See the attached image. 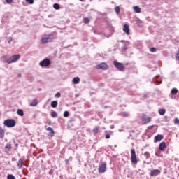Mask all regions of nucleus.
Wrapping results in <instances>:
<instances>
[{"label":"nucleus","mask_w":179,"mask_h":179,"mask_svg":"<svg viewBox=\"0 0 179 179\" xmlns=\"http://www.w3.org/2000/svg\"><path fill=\"white\" fill-rule=\"evenodd\" d=\"M51 117H52V118H57V117H58V114L57 112L53 111L51 113Z\"/></svg>","instance_id":"25"},{"label":"nucleus","mask_w":179,"mask_h":179,"mask_svg":"<svg viewBox=\"0 0 179 179\" xmlns=\"http://www.w3.org/2000/svg\"><path fill=\"white\" fill-rule=\"evenodd\" d=\"M30 5H33L34 3V0H26Z\"/></svg>","instance_id":"34"},{"label":"nucleus","mask_w":179,"mask_h":179,"mask_svg":"<svg viewBox=\"0 0 179 179\" xmlns=\"http://www.w3.org/2000/svg\"><path fill=\"white\" fill-rule=\"evenodd\" d=\"M7 179H16V178H15V176H13V174H8L7 176Z\"/></svg>","instance_id":"27"},{"label":"nucleus","mask_w":179,"mask_h":179,"mask_svg":"<svg viewBox=\"0 0 179 179\" xmlns=\"http://www.w3.org/2000/svg\"><path fill=\"white\" fill-rule=\"evenodd\" d=\"M123 31H124L126 34H129V25L125 24L123 27Z\"/></svg>","instance_id":"11"},{"label":"nucleus","mask_w":179,"mask_h":179,"mask_svg":"<svg viewBox=\"0 0 179 179\" xmlns=\"http://www.w3.org/2000/svg\"><path fill=\"white\" fill-rule=\"evenodd\" d=\"M3 136H5V131L0 127V138H3Z\"/></svg>","instance_id":"22"},{"label":"nucleus","mask_w":179,"mask_h":179,"mask_svg":"<svg viewBox=\"0 0 179 179\" xmlns=\"http://www.w3.org/2000/svg\"><path fill=\"white\" fill-rule=\"evenodd\" d=\"M83 22L85 24H89V23H90V20L88 17H85Z\"/></svg>","instance_id":"23"},{"label":"nucleus","mask_w":179,"mask_h":179,"mask_svg":"<svg viewBox=\"0 0 179 179\" xmlns=\"http://www.w3.org/2000/svg\"><path fill=\"white\" fill-rule=\"evenodd\" d=\"M3 124L8 128H13L16 125V121L13 119H7L4 120Z\"/></svg>","instance_id":"1"},{"label":"nucleus","mask_w":179,"mask_h":179,"mask_svg":"<svg viewBox=\"0 0 179 179\" xmlns=\"http://www.w3.org/2000/svg\"><path fill=\"white\" fill-rule=\"evenodd\" d=\"M115 11L117 15H119L120 14V7L119 6L115 7Z\"/></svg>","instance_id":"29"},{"label":"nucleus","mask_w":179,"mask_h":179,"mask_svg":"<svg viewBox=\"0 0 179 179\" xmlns=\"http://www.w3.org/2000/svg\"><path fill=\"white\" fill-rule=\"evenodd\" d=\"M158 113L159 115H164V114H166V109H159Z\"/></svg>","instance_id":"21"},{"label":"nucleus","mask_w":179,"mask_h":179,"mask_svg":"<svg viewBox=\"0 0 179 179\" xmlns=\"http://www.w3.org/2000/svg\"><path fill=\"white\" fill-rule=\"evenodd\" d=\"M73 85H78L80 82V78L79 77H75L72 80Z\"/></svg>","instance_id":"15"},{"label":"nucleus","mask_w":179,"mask_h":179,"mask_svg":"<svg viewBox=\"0 0 179 179\" xmlns=\"http://www.w3.org/2000/svg\"><path fill=\"white\" fill-rule=\"evenodd\" d=\"M46 41H48V43H51V41H52L54 40V36L52 35H50L48 37H45Z\"/></svg>","instance_id":"17"},{"label":"nucleus","mask_w":179,"mask_h":179,"mask_svg":"<svg viewBox=\"0 0 179 179\" xmlns=\"http://www.w3.org/2000/svg\"><path fill=\"white\" fill-rule=\"evenodd\" d=\"M141 121L143 124H148V122H150V117L143 115Z\"/></svg>","instance_id":"9"},{"label":"nucleus","mask_w":179,"mask_h":179,"mask_svg":"<svg viewBox=\"0 0 179 179\" xmlns=\"http://www.w3.org/2000/svg\"><path fill=\"white\" fill-rule=\"evenodd\" d=\"M20 55H15L12 56L11 57H10L9 59H8L6 60V62H7V64H12L13 62H16V61L20 59Z\"/></svg>","instance_id":"4"},{"label":"nucleus","mask_w":179,"mask_h":179,"mask_svg":"<svg viewBox=\"0 0 179 179\" xmlns=\"http://www.w3.org/2000/svg\"><path fill=\"white\" fill-rule=\"evenodd\" d=\"M171 94H177V93H178V90H177L176 88H173L171 90Z\"/></svg>","instance_id":"24"},{"label":"nucleus","mask_w":179,"mask_h":179,"mask_svg":"<svg viewBox=\"0 0 179 179\" xmlns=\"http://www.w3.org/2000/svg\"><path fill=\"white\" fill-rule=\"evenodd\" d=\"M174 124H179V120H178V118H176V119H175Z\"/></svg>","instance_id":"38"},{"label":"nucleus","mask_w":179,"mask_h":179,"mask_svg":"<svg viewBox=\"0 0 179 179\" xmlns=\"http://www.w3.org/2000/svg\"><path fill=\"white\" fill-rule=\"evenodd\" d=\"M122 117H128V113L127 112H122L121 113Z\"/></svg>","instance_id":"32"},{"label":"nucleus","mask_w":179,"mask_h":179,"mask_svg":"<svg viewBox=\"0 0 179 179\" xmlns=\"http://www.w3.org/2000/svg\"><path fill=\"white\" fill-rule=\"evenodd\" d=\"M17 166L18 169H22V167H23V159H20L18 160Z\"/></svg>","instance_id":"14"},{"label":"nucleus","mask_w":179,"mask_h":179,"mask_svg":"<svg viewBox=\"0 0 179 179\" xmlns=\"http://www.w3.org/2000/svg\"><path fill=\"white\" fill-rule=\"evenodd\" d=\"M150 50L151 52H156L155 48H151Z\"/></svg>","instance_id":"37"},{"label":"nucleus","mask_w":179,"mask_h":179,"mask_svg":"<svg viewBox=\"0 0 179 179\" xmlns=\"http://www.w3.org/2000/svg\"><path fill=\"white\" fill-rule=\"evenodd\" d=\"M113 64L115 65V68L118 69L119 71H124L125 70V67L124 66V65H122V64H121L117 61H114Z\"/></svg>","instance_id":"6"},{"label":"nucleus","mask_w":179,"mask_h":179,"mask_svg":"<svg viewBox=\"0 0 179 179\" xmlns=\"http://www.w3.org/2000/svg\"><path fill=\"white\" fill-rule=\"evenodd\" d=\"M106 170H107V162H103L99 164V167L98 168L99 173L101 174L103 173H106Z\"/></svg>","instance_id":"2"},{"label":"nucleus","mask_w":179,"mask_h":179,"mask_svg":"<svg viewBox=\"0 0 179 179\" xmlns=\"http://www.w3.org/2000/svg\"><path fill=\"white\" fill-rule=\"evenodd\" d=\"M160 170L159 169H154L150 171V177H156V176H159Z\"/></svg>","instance_id":"8"},{"label":"nucleus","mask_w":179,"mask_h":179,"mask_svg":"<svg viewBox=\"0 0 179 179\" xmlns=\"http://www.w3.org/2000/svg\"><path fill=\"white\" fill-rule=\"evenodd\" d=\"M6 2L7 3H12V2H13V0H6Z\"/></svg>","instance_id":"39"},{"label":"nucleus","mask_w":179,"mask_h":179,"mask_svg":"<svg viewBox=\"0 0 179 179\" xmlns=\"http://www.w3.org/2000/svg\"><path fill=\"white\" fill-rule=\"evenodd\" d=\"M53 8H54L55 9H57V10L59 9V4H58V3H55V4L53 5Z\"/></svg>","instance_id":"30"},{"label":"nucleus","mask_w":179,"mask_h":179,"mask_svg":"<svg viewBox=\"0 0 179 179\" xmlns=\"http://www.w3.org/2000/svg\"><path fill=\"white\" fill-rule=\"evenodd\" d=\"M164 118L165 121H167V119L169 118V117L164 116Z\"/></svg>","instance_id":"42"},{"label":"nucleus","mask_w":179,"mask_h":179,"mask_svg":"<svg viewBox=\"0 0 179 179\" xmlns=\"http://www.w3.org/2000/svg\"><path fill=\"white\" fill-rule=\"evenodd\" d=\"M105 134H107V131H105Z\"/></svg>","instance_id":"46"},{"label":"nucleus","mask_w":179,"mask_h":179,"mask_svg":"<svg viewBox=\"0 0 179 179\" xmlns=\"http://www.w3.org/2000/svg\"><path fill=\"white\" fill-rule=\"evenodd\" d=\"M133 9L136 13H141V8L139 6H135L133 7Z\"/></svg>","instance_id":"18"},{"label":"nucleus","mask_w":179,"mask_h":179,"mask_svg":"<svg viewBox=\"0 0 179 179\" xmlns=\"http://www.w3.org/2000/svg\"><path fill=\"white\" fill-rule=\"evenodd\" d=\"M176 59L179 62V50H178V53L176 55Z\"/></svg>","instance_id":"33"},{"label":"nucleus","mask_w":179,"mask_h":179,"mask_svg":"<svg viewBox=\"0 0 179 179\" xmlns=\"http://www.w3.org/2000/svg\"><path fill=\"white\" fill-rule=\"evenodd\" d=\"M63 116H64L65 118L69 117V112H68V111H66V110L64 111V114H63Z\"/></svg>","instance_id":"28"},{"label":"nucleus","mask_w":179,"mask_h":179,"mask_svg":"<svg viewBox=\"0 0 179 179\" xmlns=\"http://www.w3.org/2000/svg\"><path fill=\"white\" fill-rule=\"evenodd\" d=\"M51 64V60L50 59H45L40 62L39 65L42 68H44L45 66H50V64Z\"/></svg>","instance_id":"5"},{"label":"nucleus","mask_w":179,"mask_h":179,"mask_svg":"<svg viewBox=\"0 0 179 179\" xmlns=\"http://www.w3.org/2000/svg\"><path fill=\"white\" fill-rule=\"evenodd\" d=\"M65 162H66V164H68V163H69V159H66Z\"/></svg>","instance_id":"43"},{"label":"nucleus","mask_w":179,"mask_h":179,"mask_svg":"<svg viewBox=\"0 0 179 179\" xmlns=\"http://www.w3.org/2000/svg\"><path fill=\"white\" fill-rule=\"evenodd\" d=\"M96 69H103V71H106L108 69V65L106 63H101L100 64L96 65Z\"/></svg>","instance_id":"7"},{"label":"nucleus","mask_w":179,"mask_h":179,"mask_svg":"<svg viewBox=\"0 0 179 179\" xmlns=\"http://www.w3.org/2000/svg\"><path fill=\"white\" fill-rule=\"evenodd\" d=\"M38 104V101L37 99H34L31 103L29 104L31 107H36Z\"/></svg>","instance_id":"13"},{"label":"nucleus","mask_w":179,"mask_h":179,"mask_svg":"<svg viewBox=\"0 0 179 179\" xmlns=\"http://www.w3.org/2000/svg\"><path fill=\"white\" fill-rule=\"evenodd\" d=\"M57 106H58V102L57 101H52L51 102V107H52V108H56Z\"/></svg>","instance_id":"20"},{"label":"nucleus","mask_w":179,"mask_h":179,"mask_svg":"<svg viewBox=\"0 0 179 179\" xmlns=\"http://www.w3.org/2000/svg\"><path fill=\"white\" fill-rule=\"evenodd\" d=\"M10 41H12V39H10V41H9L8 43H10Z\"/></svg>","instance_id":"44"},{"label":"nucleus","mask_w":179,"mask_h":179,"mask_svg":"<svg viewBox=\"0 0 179 179\" xmlns=\"http://www.w3.org/2000/svg\"><path fill=\"white\" fill-rule=\"evenodd\" d=\"M10 41H12V39H10V41H9L8 43H10Z\"/></svg>","instance_id":"45"},{"label":"nucleus","mask_w":179,"mask_h":179,"mask_svg":"<svg viewBox=\"0 0 179 179\" xmlns=\"http://www.w3.org/2000/svg\"><path fill=\"white\" fill-rule=\"evenodd\" d=\"M6 149H11V147H10V144H7V145H6Z\"/></svg>","instance_id":"41"},{"label":"nucleus","mask_w":179,"mask_h":179,"mask_svg":"<svg viewBox=\"0 0 179 179\" xmlns=\"http://www.w3.org/2000/svg\"><path fill=\"white\" fill-rule=\"evenodd\" d=\"M17 115H20V117H23V115H24V113H23V110L22 109L17 110Z\"/></svg>","instance_id":"19"},{"label":"nucleus","mask_w":179,"mask_h":179,"mask_svg":"<svg viewBox=\"0 0 179 179\" xmlns=\"http://www.w3.org/2000/svg\"><path fill=\"white\" fill-rule=\"evenodd\" d=\"M15 146H17V144H16Z\"/></svg>","instance_id":"47"},{"label":"nucleus","mask_w":179,"mask_h":179,"mask_svg":"<svg viewBox=\"0 0 179 179\" xmlns=\"http://www.w3.org/2000/svg\"><path fill=\"white\" fill-rule=\"evenodd\" d=\"M131 163H134V164H138V158L136 157V152L134 149L131 150Z\"/></svg>","instance_id":"3"},{"label":"nucleus","mask_w":179,"mask_h":179,"mask_svg":"<svg viewBox=\"0 0 179 179\" xmlns=\"http://www.w3.org/2000/svg\"><path fill=\"white\" fill-rule=\"evenodd\" d=\"M144 155L147 157V159H149V157H150V154L148 152H145Z\"/></svg>","instance_id":"36"},{"label":"nucleus","mask_w":179,"mask_h":179,"mask_svg":"<svg viewBox=\"0 0 179 179\" xmlns=\"http://www.w3.org/2000/svg\"><path fill=\"white\" fill-rule=\"evenodd\" d=\"M164 136L162 134H158L157 135L155 138H154V142L155 143H157V142H160V141H162V139H163Z\"/></svg>","instance_id":"10"},{"label":"nucleus","mask_w":179,"mask_h":179,"mask_svg":"<svg viewBox=\"0 0 179 179\" xmlns=\"http://www.w3.org/2000/svg\"><path fill=\"white\" fill-rule=\"evenodd\" d=\"M55 97H56V98H57V99H59V97H61V93L57 92V93L55 95Z\"/></svg>","instance_id":"35"},{"label":"nucleus","mask_w":179,"mask_h":179,"mask_svg":"<svg viewBox=\"0 0 179 179\" xmlns=\"http://www.w3.org/2000/svg\"><path fill=\"white\" fill-rule=\"evenodd\" d=\"M159 149L161 151L164 150L166 149V143L164 141L162 142L159 145Z\"/></svg>","instance_id":"12"},{"label":"nucleus","mask_w":179,"mask_h":179,"mask_svg":"<svg viewBox=\"0 0 179 179\" xmlns=\"http://www.w3.org/2000/svg\"><path fill=\"white\" fill-rule=\"evenodd\" d=\"M46 131H50V135L51 138H52V136H54L55 133L54 132V129H52L51 127H48L46 129Z\"/></svg>","instance_id":"16"},{"label":"nucleus","mask_w":179,"mask_h":179,"mask_svg":"<svg viewBox=\"0 0 179 179\" xmlns=\"http://www.w3.org/2000/svg\"><path fill=\"white\" fill-rule=\"evenodd\" d=\"M105 138H106V139H110V134H106Z\"/></svg>","instance_id":"40"},{"label":"nucleus","mask_w":179,"mask_h":179,"mask_svg":"<svg viewBox=\"0 0 179 179\" xmlns=\"http://www.w3.org/2000/svg\"><path fill=\"white\" fill-rule=\"evenodd\" d=\"M80 1H83V0H80Z\"/></svg>","instance_id":"48"},{"label":"nucleus","mask_w":179,"mask_h":179,"mask_svg":"<svg viewBox=\"0 0 179 179\" xmlns=\"http://www.w3.org/2000/svg\"><path fill=\"white\" fill-rule=\"evenodd\" d=\"M93 133H94V134H99V127H95V128L93 129Z\"/></svg>","instance_id":"31"},{"label":"nucleus","mask_w":179,"mask_h":179,"mask_svg":"<svg viewBox=\"0 0 179 179\" xmlns=\"http://www.w3.org/2000/svg\"><path fill=\"white\" fill-rule=\"evenodd\" d=\"M41 43H42V44H47V43H48L47 41V38H45V37L42 38Z\"/></svg>","instance_id":"26"}]
</instances>
